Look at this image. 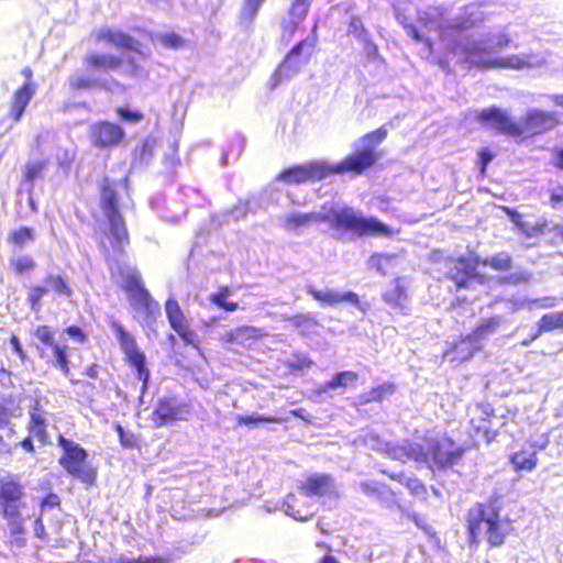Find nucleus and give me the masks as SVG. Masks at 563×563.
<instances>
[{
    "instance_id": "1",
    "label": "nucleus",
    "mask_w": 563,
    "mask_h": 563,
    "mask_svg": "<svg viewBox=\"0 0 563 563\" xmlns=\"http://www.w3.org/2000/svg\"><path fill=\"white\" fill-rule=\"evenodd\" d=\"M465 528L470 547L477 548L485 541L488 549L503 547L514 530L511 520L501 516L498 497L494 496L470 508Z\"/></svg>"
},
{
    "instance_id": "2",
    "label": "nucleus",
    "mask_w": 563,
    "mask_h": 563,
    "mask_svg": "<svg viewBox=\"0 0 563 563\" xmlns=\"http://www.w3.org/2000/svg\"><path fill=\"white\" fill-rule=\"evenodd\" d=\"M465 452L466 448L450 435H424L421 443L405 440L395 449V456L426 463L432 471H446L459 464Z\"/></svg>"
},
{
    "instance_id": "3",
    "label": "nucleus",
    "mask_w": 563,
    "mask_h": 563,
    "mask_svg": "<svg viewBox=\"0 0 563 563\" xmlns=\"http://www.w3.org/2000/svg\"><path fill=\"white\" fill-rule=\"evenodd\" d=\"M129 192V177L112 179L104 176L99 186V205L108 222L107 235L115 252L124 253L130 243V233L122 212L120 211V190Z\"/></svg>"
},
{
    "instance_id": "4",
    "label": "nucleus",
    "mask_w": 563,
    "mask_h": 563,
    "mask_svg": "<svg viewBox=\"0 0 563 563\" xmlns=\"http://www.w3.org/2000/svg\"><path fill=\"white\" fill-rule=\"evenodd\" d=\"M24 499L25 486L18 474L7 473L0 476V515L18 543L23 540L26 532L22 515L25 508Z\"/></svg>"
},
{
    "instance_id": "5",
    "label": "nucleus",
    "mask_w": 563,
    "mask_h": 563,
    "mask_svg": "<svg viewBox=\"0 0 563 563\" xmlns=\"http://www.w3.org/2000/svg\"><path fill=\"white\" fill-rule=\"evenodd\" d=\"M82 64L89 74H79L69 79V88L73 91H85L90 89L112 90L120 88L121 85L114 79H107L97 76L98 74H109L118 71L123 58L119 55L90 52L82 58Z\"/></svg>"
},
{
    "instance_id": "6",
    "label": "nucleus",
    "mask_w": 563,
    "mask_h": 563,
    "mask_svg": "<svg viewBox=\"0 0 563 563\" xmlns=\"http://www.w3.org/2000/svg\"><path fill=\"white\" fill-rule=\"evenodd\" d=\"M387 129L379 126L361 137L363 145L353 153L346 155L341 162L330 165V174L342 175L353 173L361 175L373 167L380 158L382 154L377 146L387 137Z\"/></svg>"
},
{
    "instance_id": "7",
    "label": "nucleus",
    "mask_w": 563,
    "mask_h": 563,
    "mask_svg": "<svg viewBox=\"0 0 563 563\" xmlns=\"http://www.w3.org/2000/svg\"><path fill=\"white\" fill-rule=\"evenodd\" d=\"M57 445L62 450L58 457L59 466L70 477L81 482L87 487H91L97 482L98 471L88 462V451L79 443L58 434Z\"/></svg>"
},
{
    "instance_id": "8",
    "label": "nucleus",
    "mask_w": 563,
    "mask_h": 563,
    "mask_svg": "<svg viewBox=\"0 0 563 563\" xmlns=\"http://www.w3.org/2000/svg\"><path fill=\"white\" fill-rule=\"evenodd\" d=\"M332 227L341 232H352L358 236H391L395 231L375 217H363L351 208L332 213Z\"/></svg>"
},
{
    "instance_id": "9",
    "label": "nucleus",
    "mask_w": 563,
    "mask_h": 563,
    "mask_svg": "<svg viewBox=\"0 0 563 563\" xmlns=\"http://www.w3.org/2000/svg\"><path fill=\"white\" fill-rule=\"evenodd\" d=\"M111 329L123 352L125 365L135 371V377L142 383L140 397H143L148 388L151 378V372L146 365V356L137 346L135 338L121 323L111 322Z\"/></svg>"
},
{
    "instance_id": "10",
    "label": "nucleus",
    "mask_w": 563,
    "mask_h": 563,
    "mask_svg": "<svg viewBox=\"0 0 563 563\" xmlns=\"http://www.w3.org/2000/svg\"><path fill=\"white\" fill-rule=\"evenodd\" d=\"M468 434L484 444L495 442L499 435V428L495 426V409L488 402L475 404L468 411Z\"/></svg>"
},
{
    "instance_id": "11",
    "label": "nucleus",
    "mask_w": 563,
    "mask_h": 563,
    "mask_svg": "<svg viewBox=\"0 0 563 563\" xmlns=\"http://www.w3.org/2000/svg\"><path fill=\"white\" fill-rule=\"evenodd\" d=\"M330 164L323 161H309L282 169L275 177L276 181L285 185H302L309 181L322 180L330 177Z\"/></svg>"
},
{
    "instance_id": "12",
    "label": "nucleus",
    "mask_w": 563,
    "mask_h": 563,
    "mask_svg": "<svg viewBox=\"0 0 563 563\" xmlns=\"http://www.w3.org/2000/svg\"><path fill=\"white\" fill-rule=\"evenodd\" d=\"M477 120L488 124L496 133L511 137L518 143L523 142L525 126H521V122L516 121L505 109L495 106L482 109Z\"/></svg>"
},
{
    "instance_id": "13",
    "label": "nucleus",
    "mask_w": 563,
    "mask_h": 563,
    "mask_svg": "<svg viewBox=\"0 0 563 563\" xmlns=\"http://www.w3.org/2000/svg\"><path fill=\"white\" fill-rule=\"evenodd\" d=\"M478 264V257L470 258L463 255L453 257L445 278L454 284L456 290L471 288L473 282L484 284L486 276L477 271Z\"/></svg>"
},
{
    "instance_id": "14",
    "label": "nucleus",
    "mask_w": 563,
    "mask_h": 563,
    "mask_svg": "<svg viewBox=\"0 0 563 563\" xmlns=\"http://www.w3.org/2000/svg\"><path fill=\"white\" fill-rule=\"evenodd\" d=\"M55 330L47 324H40L34 330V336L45 346L52 349L54 356V366L58 367L65 377H68L71 385H78L80 379L70 376V360L67 346L60 344L55 339Z\"/></svg>"
},
{
    "instance_id": "15",
    "label": "nucleus",
    "mask_w": 563,
    "mask_h": 563,
    "mask_svg": "<svg viewBox=\"0 0 563 563\" xmlns=\"http://www.w3.org/2000/svg\"><path fill=\"white\" fill-rule=\"evenodd\" d=\"M21 74L25 81L13 91L7 113L8 119L12 123H18L22 119L37 89V84L33 79V70L30 66L23 67Z\"/></svg>"
},
{
    "instance_id": "16",
    "label": "nucleus",
    "mask_w": 563,
    "mask_h": 563,
    "mask_svg": "<svg viewBox=\"0 0 563 563\" xmlns=\"http://www.w3.org/2000/svg\"><path fill=\"white\" fill-rule=\"evenodd\" d=\"M317 26L318 25L316 23L312 27L313 36L299 41L287 53L284 60L282 62V64L279 65L275 73L276 82H279L283 79H288L290 76L299 73L301 66L308 63L310 53L307 54L303 58H301L300 55L305 47L313 49L314 46L317 45V36L314 35Z\"/></svg>"
},
{
    "instance_id": "17",
    "label": "nucleus",
    "mask_w": 563,
    "mask_h": 563,
    "mask_svg": "<svg viewBox=\"0 0 563 563\" xmlns=\"http://www.w3.org/2000/svg\"><path fill=\"white\" fill-rule=\"evenodd\" d=\"M190 405L179 402L175 396L159 398L150 415V419L155 427H163L177 420L185 419L190 412Z\"/></svg>"
},
{
    "instance_id": "18",
    "label": "nucleus",
    "mask_w": 563,
    "mask_h": 563,
    "mask_svg": "<svg viewBox=\"0 0 563 563\" xmlns=\"http://www.w3.org/2000/svg\"><path fill=\"white\" fill-rule=\"evenodd\" d=\"M560 120L558 114L553 111H545L540 109L528 110L521 122L523 130V142L528 137H532L540 134H545L556 126H559Z\"/></svg>"
},
{
    "instance_id": "19",
    "label": "nucleus",
    "mask_w": 563,
    "mask_h": 563,
    "mask_svg": "<svg viewBox=\"0 0 563 563\" xmlns=\"http://www.w3.org/2000/svg\"><path fill=\"white\" fill-rule=\"evenodd\" d=\"M165 313L170 328L184 344L197 346V333L176 299L169 298L165 301Z\"/></svg>"
},
{
    "instance_id": "20",
    "label": "nucleus",
    "mask_w": 563,
    "mask_h": 563,
    "mask_svg": "<svg viewBox=\"0 0 563 563\" xmlns=\"http://www.w3.org/2000/svg\"><path fill=\"white\" fill-rule=\"evenodd\" d=\"M89 137L95 147L111 148L120 145L124 141L125 132L121 125L101 120L90 126Z\"/></svg>"
},
{
    "instance_id": "21",
    "label": "nucleus",
    "mask_w": 563,
    "mask_h": 563,
    "mask_svg": "<svg viewBox=\"0 0 563 563\" xmlns=\"http://www.w3.org/2000/svg\"><path fill=\"white\" fill-rule=\"evenodd\" d=\"M29 434L35 438L41 445L46 446L51 443L48 434L47 412L38 400H34L29 412L26 423Z\"/></svg>"
},
{
    "instance_id": "22",
    "label": "nucleus",
    "mask_w": 563,
    "mask_h": 563,
    "mask_svg": "<svg viewBox=\"0 0 563 563\" xmlns=\"http://www.w3.org/2000/svg\"><path fill=\"white\" fill-rule=\"evenodd\" d=\"M478 352V345L466 334L452 342L443 352L442 358L452 364H461L471 360Z\"/></svg>"
},
{
    "instance_id": "23",
    "label": "nucleus",
    "mask_w": 563,
    "mask_h": 563,
    "mask_svg": "<svg viewBox=\"0 0 563 563\" xmlns=\"http://www.w3.org/2000/svg\"><path fill=\"white\" fill-rule=\"evenodd\" d=\"M95 40L97 42H106L117 48L132 51L141 54V43L132 37L130 34L112 30V29H100L95 33Z\"/></svg>"
},
{
    "instance_id": "24",
    "label": "nucleus",
    "mask_w": 563,
    "mask_h": 563,
    "mask_svg": "<svg viewBox=\"0 0 563 563\" xmlns=\"http://www.w3.org/2000/svg\"><path fill=\"white\" fill-rule=\"evenodd\" d=\"M333 489L334 479L329 474H313L299 486L300 493L307 497L330 495Z\"/></svg>"
},
{
    "instance_id": "25",
    "label": "nucleus",
    "mask_w": 563,
    "mask_h": 563,
    "mask_svg": "<svg viewBox=\"0 0 563 563\" xmlns=\"http://www.w3.org/2000/svg\"><path fill=\"white\" fill-rule=\"evenodd\" d=\"M307 292L322 306H336L341 302H351L354 306H360V298L355 292H336L332 290L322 291L314 286H308Z\"/></svg>"
},
{
    "instance_id": "26",
    "label": "nucleus",
    "mask_w": 563,
    "mask_h": 563,
    "mask_svg": "<svg viewBox=\"0 0 563 563\" xmlns=\"http://www.w3.org/2000/svg\"><path fill=\"white\" fill-rule=\"evenodd\" d=\"M503 209L509 217L510 221L525 238H534L541 235L548 228V221L545 219H540L533 223H528L522 219V214L517 210L509 207H504Z\"/></svg>"
},
{
    "instance_id": "27",
    "label": "nucleus",
    "mask_w": 563,
    "mask_h": 563,
    "mask_svg": "<svg viewBox=\"0 0 563 563\" xmlns=\"http://www.w3.org/2000/svg\"><path fill=\"white\" fill-rule=\"evenodd\" d=\"M479 68H506L522 69L531 67L532 63L529 56L511 55L501 58H486L473 62Z\"/></svg>"
},
{
    "instance_id": "28",
    "label": "nucleus",
    "mask_w": 563,
    "mask_h": 563,
    "mask_svg": "<svg viewBox=\"0 0 563 563\" xmlns=\"http://www.w3.org/2000/svg\"><path fill=\"white\" fill-rule=\"evenodd\" d=\"M561 330L563 331V310L556 312L544 313L537 322V330L530 334L528 339L522 341L523 345H528L537 340L543 333Z\"/></svg>"
},
{
    "instance_id": "29",
    "label": "nucleus",
    "mask_w": 563,
    "mask_h": 563,
    "mask_svg": "<svg viewBox=\"0 0 563 563\" xmlns=\"http://www.w3.org/2000/svg\"><path fill=\"white\" fill-rule=\"evenodd\" d=\"M505 323L501 316H493L485 319L482 323L476 325L467 335L471 340L478 345V350L483 349L482 342L495 334Z\"/></svg>"
},
{
    "instance_id": "30",
    "label": "nucleus",
    "mask_w": 563,
    "mask_h": 563,
    "mask_svg": "<svg viewBox=\"0 0 563 563\" xmlns=\"http://www.w3.org/2000/svg\"><path fill=\"white\" fill-rule=\"evenodd\" d=\"M397 391V385L394 382H385L372 387L369 390L360 394L356 397L358 406H366L373 402H382Z\"/></svg>"
},
{
    "instance_id": "31",
    "label": "nucleus",
    "mask_w": 563,
    "mask_h": 563,
    "mask_svg": "<svg viewBox=\"0 0 563 563\" xmlns=\"http://www.w3.org/2000/svg\"><path fill=\"white\" fill-rule=\"evenodd\" d=\"M37 239L35 228L31 225H19L13 228L7 236L8 243L15 250H22L34 243Z\"/></svg>"
},
{
    "instance_id": "32",
    "label": "nucleus",
    "mask_w": 563,
    "mask_h": 563,
    "mask_svg": "<svg viewBox=\"0 0 563 563\" xmlns=\"http://www.w3.org/2000/svg\"><path fill=\"white\" fill-rule=\"evenodd\" d=\"M329 214L320 212L291 213L285 218L284 225L287 230L294 231L301 227H307L313 222H327Z\"/></svg>"
},
{
    "instance_id": "33",
    "label": "nucleus",
    "mask_w": 563,
    "mask_h": 563,
    "mask_svg": "<svg viewBox=\"0 0 563 563\" xmlns=\"http://www.w3.org/2000/svg\"><path fill=\"white\" fill-rule=\"evenodd\" d=\"M312 2L313 0H291L288 8V15L291 20L290 26H285V29H288L290 36L295 34L299 24L307 18Z\"/></svg>"
},
{
    "instance_id": "34",
    "label": "nucleus",
    "mask_w": 563,
    "mask_h": 563,
    "mask_svg": "<svg viewBox=\"0 0 563 563\" xmlns=\"http://www.w3.org/2000/svg\"><path fill=\"white\" fill-rule=\"evenodd\" d=\"M358 380V373L354 371H341L335 373L319 388V393H327L338 388L354 387Z\"/></svg>"
},
{
    "instance_id": "35",
    "label": "nucleus",
    "mask_w": 563,
    "mask_h": 563,
    "mask_svg": "<svg viewBox=\"0 0 563 563\" xmlns=\"http://www.w3.org/2000/svg\"><path fill=\"white\" fill-rule=\"evenodd\" d=\"M509 461L516 472H530L538 465V454L531 449H520L510 455Z\"/></svg>"
},
{
    "instance_id": "36",
    "label": "nucleus",
    "mask_w": 563,
    "mask_h": 563,
    "mask_svg": "<svg viewBox=\"0 0 563 563\" xmlns=\"http://www.w3.org/2000/svg\"><path fill=\"white\" fill-rule=\"evenodd\" d=\"M262 338L261 331L252 325H241L223 334V342L227 344H243L245 341H255Z\"/></svg>"
},
{
    "instance_id": "37",
    "label": "nucleus",
    "mask_w": 563,
    "mask_h": 563,
    "mask_svg": "<svg viewBox=\"0 0 563 563\" xmlns=\"http://www.w3.org/2000/svg\"><path fill=\"white\" fill-rule=\"evenodd\" d=\"M120 275L123 277L122 288L129 295L131 300L147 291L143 286L141 275L136 269H131L126 273L120 271Z\"/></svg>"
},
{
    "instance_id": "38",
    "label": "nucleus",
    "mask_w": 563,
    "mask_h": 563,
    "mask_svg": "<svg viewBox=\"0 0 563 563\" xmlns=\"http://www.w3.org/2000/svg\"><path fill=\"white\" fill-rule=\"evenodd\" d=\"M132 305L140 310L147 320L155 319L159 316V303L152 298L148 290L132 299Z\"/></svg>"
},
{
    "instance_id": "39",
    "label": "nucleus",
    "mask_w": 563,
    "mask_h": 563,
    "mask_svg": "<svg viewBox=\"0 0 563 563\" xmlns=\"http://www.w3.org/2000/svg\"><path fill=\"white\" fill-rule=\"evenodd\" d=\"M360 489L368 497L375 498L379 501H386L395 496V493L385 484L374 481H366L360 483Z\"/></svg>"
},
{
    "instance_id": "40",
    "label": "nucleus",
    "mask_w": 563,
    "mask_h": 563,
    "mask_svg": "<svg viewBox=\"0 0 563 563\" xmlns=\"http://www.w3.org/2000/svg\"><path fill=\"white\" fill-rule=\"evenodd\" d=\"M406 299L407 287L401 283V277H396L393 289L383 295V300L393 308L402 309Z\"/></svg>"
},
{
    "instance_id": "41",
    "label": "nucleus",
    "mask_w": 563,
    "mask_h": 563,
    "mask_svg": "<svg viewBox=\"0 0 563 563\" xmlns=\"http://www.w3.org/2000/svg\"><path fill=\"white\" fill-rule=\"evenodd\" d=\"M232 294V290L229 286L222 285L218 287L217 291L213 294H210L208 296V300L217 306L218 308L227 311V312H233L239 309V305L235 301H229L228 297Z\"/></svg>"
},
{
    "instance_id": "42",
    "label": "nucleus",
    "mask_w": 563,
    "mask_h": 563,
    "mask_svg": "<svg viewBox=\"0 0 563 563\" xmlns=\"http://www.w3.org/2000/svg\"><path fill=\"white\" fill-rule=\"evenodd\" d=\"M9 267L15 276L22 277L35 271L37 263L30 254H22L12 257L9 262Z\"/></svg>"
},
{
    "instance_id": "43",
    "label": "nucleus",
    "mask_w": 563,
    "mask_h": 563,
    "mask_svg": "<svg viewBox=\"0 0 563 563\" xmlns=\"http://www.w3.org/2000/svg\"><path fill=\"white\" fill-rule=\"evenodd\" d=\"M45 283L52 289V291L57 296H64L66 298H71L75 294L73 287L67 282V279L60 274H51L45 277Z\"/></svg>"
},
{
    "instance_id": "44",
    "label": "nucleus",
    "mask_w": 563,
    "mask_h": 563,
    "mask_svg": "<svg viewBox=\"0 0 563 563\" xmlns=\"http://www.w3.org/2000/svg\"><path fill=\"white\" fill-rule=\"evenodd\" d=\"M48 166L47 159L29 162L23 166L22 180L25 184H33L43 176L44 170Z\"/></svg>"
},
{
    "instance_id": "45",
    "label": "nucleus",
    "mask_w": 563,
    "mask_h": 563,
    "mask_svg": "<svg viewBox=\"0 0 563 563\" xmlns=\"http://www.w3.org/2000/svg\"><path fill=\"white\" fill-rule=\"evenodd\" d=\"M287 418L276 416H260V415H242L236 417V422L240 426H255L262 422L283 423Z\"/></svg>"
},
{
    "instance_id": "46",
    "label": "nucleus",
    "mask_w": 563,
    "mask_h": 563,
    "mask_svg": "<svg viewBox=\"0 0 563 563\" xmlns=\"http://www.w3.org/2000/svg\"><path fill=\"white\" fill-rule=\"evenodd\" d=\"M396 254L375 253L369 257V266L382 275H387Z\"/></svg>"
},
{
    "instance_id": "47",
    "label": "nucleus",
    "mask_w": 563,
    "mask_h": 563,
    "mask_svg": "<svg viewBox=\"0 0 563 563\" xmlns=\"http://www.w3.org/2000/svg\"><path fill=\"white\" fill-rule=\"evenodd\" d=\"M479 264L490 266L495 271H509L512 267V258L508 254H495L479 258Z\"/></svg>"
},
{
    "instance_id": "48",
    "label": "nucleus",
    "mask_w": 563,
    "mask_h": 563,
    "mask_svg": "<svg viewBox=\"0 0 563 563\" xmlns=\"http://www.w3.org/2000/svg\"><path fill=\"white\" fill-rule=\"evenodd\" d=\"M48 288L43 285H32L27 291V303L33 311L41 308L43 298L47 295Z\"/></svg>"
},
{
    "instance_id": "49",
    "label": "nucleus",
    "mask_w": 563,
    "mask_h": 563,
    "mask_svg": "<svg viewBox=\"0 0 563 563\" xmlns=\"http://www.w3.org/2000/svg\"><path fill=\"white\" fill-rule=\"evenodd\" d=\"M313 362L306 354H295L294 358L286 362L285 366L292 375H297L312 366Z\"/></svg>"
},
{
    "instance_id": "50",
    "label": "nucleus",
    "mask_w": 563,
    "mask_h": 563,
    "mask_svg": "<svg viewBox=\"0 0 563 563\" xmlns=\"http://www.w3.org/2000/svg\"><path fill=\"white\" fill-rule=\"evenodd\" d=\"M157 41L162 44L163 47L169 49H180L184 48L187 44L186 38L175 32L159 34L157 36Z\"/></svg>"
},
{
    "instance_id": "51",
    "label": "nucleus",
    "mask_w": 563,
    "mask_h": 563,
    "mask_svg": "<svg viewBox=\"0 0 563 563\" xmlns=\"http://www.w3.org/2000/svg\"><path fill=\"white\" fill-rule=\"evenodd\" d=\"M264 1L265 0H244L241 11V18L243 21L251 23Z\"/></svg>"
},
{
    "instance_id": "52",
    "label": "nucleus",
    "mask_w": 563,
    "mask_h": 563,
    "mask_svg": "<svg viewBox=\"0 0 563 563\" xmlns=\"http://www.w3.org/2000/svg\"><path fill=\"white\" fill-rule=\"evenodd\" d=\"M114 430L123 448L132 449L139 444L137 435L133 432L125 431L121 424L117 423Z\"/></svg>"
},
{
    "instance_id": "53",
    "label": "nucleus",
    "mask_w": 563,
    "mask_h": 563,
    "mask_svg": "<svg viewBox=\"0 0 563 563\" xmlns=\"http://www.w3.org/2000/svg\"><path fill=\"white\" fill-rule=\"evenodd\" d=\"M549 195V206L553 210L563 211V185H556L553 188H550L548 191Z\"/></svg>"
},
{
    "instance_id": "54",
    "label": "nucleus",
    "mask_w": 563,
    "mask_h": 563,
    "mask_svg": "<svg viewBox=\"0 0 563 563\" xmlns=\"http://www.w3.org/2000/svg\"><path fill=\"white\" fill-rule=\"evenodd\" d=\"M118 117L126 122H140L144 119V114L139 110H131L125 107H119L115 109Z\"/></svg>"
},
{
    "instance_id": "55",
    "label": "nucleus",
    "mask_w": 563,
    "mask_h": 563,
    "mask_svg": "<svg viewBox=\"0 0 563 563\" xmlns=\"http://www.w3.org/2000/svg\"><path fill=\"white\" fill-rule=\"evenodd\" d=\"M405 487L410 492L411 495L419 497L427 494V487L422 481L417 477L407 478Z\"/></svg>"
},
{
    "instance_id": "56",
    "label": "nucleus",
    "mask_w": 563,
    "mask_h": 563,
    "mask_svg": "<svg viewBox=\"0 0 563 563\" xmlns=\"http://www.w3.org/2000/svg\"><path fill=\"white\" fill-rule=\"evenodd\" d=\"M494 153L488 147H482L478 151L477 166L482 176L486 175L487 166L493 161Z\"/></svg>"
},
{
    "instance_id": "57",
    "label": "nucleus",
    "mask_w": 563,
    "mask_h": 563,
    "mask_svg": "<svg viewBox=\"0 0 563 563\" xmlns=\"http://www.w3.org/2000/svg\"><path fill=\"white\" fill-rule=\"evenodd\" d=\"M473 22L470 20H463L453 24H449L443 27L441 37L446 38L454 35L459 31H464L473 26Z\"/></svg>"
},
{
    "instance_id": "58",
    "label": "nucleus",
    "mask_w": 563,
    "mask_h": 563,
    "mask_svg": "<svg viewBox=\"0 0 563 563\" xmlns=\"http://www.w3.org/2000/svg\"><path fill=\"white\" fill-rule=\"evenodd\" d=\"M64 333L71 338L74 341L84 344L88 340L87 333L78 325H68L64 329Z\"/></svg>"
},
{
    "instance_id": "59",
    "label": "nucleus",
    "mask_w": 563,
    "mask_h": 563,
    "mask_svg": "<svg viewBox=\"0 0 563 563\" xmlns=\"http://www.w3.org/2000/svg\"><path fill=\"white\" fill-rule=\"evenodd\" d=\"M40 507L42 510L59 508L60 507V498L58 497L57 494L51 492L42 498Z\"/></svg>"
},
{
    "instance_id": "60",
    "label": "nucleus",
    "mask_w": 563,
    "mask_h": 563,
    "mask_svg": "<svg viewBox=\"0 0 563 563\" xmlns=\"http://www.w3.org/2000/svg\"><path fill=\"white\" fill-rule=\"evenodd\" d=\"M291 322L297 328H308L318 324L316 318L307 314H296L292 317Z\"/></svg>"
},
{
    "instance_id": "61",
    "label": "nucleus",
    "mask_w": 563,
    "mask_h": 563,
    "mask_svg": "<svg viewBox=\"0 0 563 563\" xmlns=\"http://www.w3.org/2000/svg\"><path fill=\"white\" fill-rule=\"evenodd\" d=\"M9 342L11 343L12 345V350L13 352L18 355V357L20 358V361L22 363L25 362L26 360V353L25 351L23 350L22 345H21V342H20V339L15 335V334H12L10 338H9Z\"/></svg>"
},
{
    "instance_id": "62",
    "label": "nucleus",
    "mask_w": 563,
    "mask_h": 563,
    "mask_svg": "<svg viewBox=\"0 0 563 563\" xmlns=\"http://www.w3.org/2000/svg\"><path fill=\"white\" fill-rule=\"evenodd\" d=\"M18 445L26 453H30V454L36 453V449L33 443V437L31 434H29L27 437H25L21 441H19Z\"/></svg>"
},
{
    "instance_id": "63",
    "label": "nucleus",
    "mask_w": 563,
    "mask_h": 563,
    "mask_svg": "<svg viewBox=\"0 0 563 563\" xmlns=\"http://www.w3.org/2000/svg\"><path fill=\"white\" fill-rule=\"evenodd\" d=\"M552 166L558 170H563V147L553 150Z\"/></svg>"
},
{
    "instance_id": "64",
    "label": "nucleus",
    "mask_w": 563,
    "mask_h": 563,
    "mask_svg": "<svg viewBox=\"0 0 563 563\" xmlns=\"http://www.w3.org/2000/svg\"><path fill=\"white\" fill-rule=\"evenodd\" d=\"M128 563H165V560L159 556H140L135 560H131Z\"/></svg>"
}]
</instances>
